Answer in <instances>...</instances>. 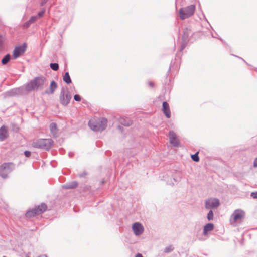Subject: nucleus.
<instances>
[{"instance_id":"7ed1b4c3","label":"nucleus","mask_w":257,"mask_h":257,"mask_svg":"<svg viewBox=\"0 0 257 257\" xmlns=\"http://www.w3.org/2000/svg\"><path fill=\"white\" fill-rule=\"evenodd\" d=\"M107 119L102 117L98 119H92L89 121V127L94 132H102L107 126Z\"/></svg>"},{"instance_id":"79ce46f5","label":"nucleus","mask_w":257,"mask_h":257,"mask_svg":"<svg viewBox=\"0 0 257 257\" xmlns=\"http://www.w3.org/2000/svg\"><path fill=\"white\" fill-rule=\"evenodd\" d=\"M172 66V62H171L170 63V67H169V69L168 70V71L167 72V75H168V73L170 72V70H171V67Z\"/></svg>"},{"instance_id":"4c0bfd02","label":"nucleus","mask_w":257,"mask_h":257,"mask_svg":"<svg viewBox=\"0 0 257 257\" xmlns=\"http://www.w3.org/2000/svg\"><path fill=\"white\" fill-rule=\"evenodd\" d=\"M31 24V23H29V21L28 20V21H27L25 23L24 26L26 28H28L30 26V25Z\"/></svg>"},{"instance_id":"de8ad7c7","label":"nucleus","mask_w":257,"mask_h":257,"mask_svg":"<svg viewBox=\"0 0 257 257\" xmlns=\"http://www.w3.org/2000/svg\"><path fill=\"white\" fill-rule=\"evenodd\" d=\"M38 257H47V256L45 255H42L39 256Z\"/></svg>"},{"instance_id":"9d476101","label":"nucleus","mask_w":257,"mask_h":257,"mask_svg":"<svg viewBox=\"0 0 257 257\" xmlns=\"http://www.w3.org/2000/svg\"><path fill=\"white\" fill-rule=\"evenodd\" d=\"M27 44L24 43L22 45L16 46L13 52V58L16 59L24 53L26 50Z\"/></svg>"},{"instance_id":"2eb2a0df","label":"nucleus","mask_w":257,"mask_h":257,"mask_svg":"<svg viewBox=\"0 0 257 257\" xmlns=\"http://www.w3.org/2000/svg\"><path fill=\"white\" fill-rule=\"evenodd\" d=\"M162 111L165 116L167 118H170L171 117V111L170 109V107L166 101H163L162 103Z\"/></svg>"},{"instance_id":"8fccbe9b","label":"nucleus","mask_w":257,"mask_h":257,"mask_svg":"<svg viewBox=\"0 0 257 257\" xmlns=\"http://www.w3.org/2000/svg\"><path fill=\"white\" fill-rule=\"evenodd\" d=\"M173 179H174V180L175 181H177V180H176V179L173 178Z\"/></svg>"},{"instance_id":"0eeeda50","label":"nucleus","mask_w":257,"mask_h":257,"mask_svg":"<svg viewBox=\"0 0 257 257\" xmlns=\"http://www.w3.org/2000/svg\"><path fill=\"white\" fill-rule=\"evenodd\" d=\"M71 98V95L67 88H62L59 96L60 103L62 105L66 106L69 103Z\"/></svg>"},{"instance_id":"dca6fc26","label":"nucleus","mask_w":257,"mask_h":257,"mask_svg":"<svg viewBox=\"0 0 257 257\" xmlns=\"http://www.w3.org/2000/svg\"><path fill=\"white\" fill-rule=\"evenodd\" d=\"M47 209V205L44 203H42L40 205L36 206L34 207V211H36L38 215L44 213Z\"/></svg>"},{"instance_id":"a19ab883","label":"nucleus","mask_w":257,"mask_h":257,"mask_svg":"<svg viewBox=\"0 0 257 257\" xmlns=\"http://www.w3.org/2000/svg\"><path fill=\"white\" fill-rule=\"evenodd\" d=\"M135 257H144L141 253H138L136 254Z\"/></svg>"},{"instance_id":"6ab92c4d","label":"nucleus","mask_w":257,"mask_h":257,"mask_svg":"<svg viewBox=\"0 0 257 257\" xmlns=\"http://www.w3.org/2000/svg\"><path fill=\"white\" fill-rule=\"evenodd\" d=\"M78 182L76 181L67 182L65 184L63 187L65 189H74L78 186Z\"/></svg>"},{"instance_id":"09e8293b","label":"nucleus","mask_w":257,"mask_h":257,"mask_svg":"<svg viewBox=\"0 0 257 257\" xmlns=\"http://www.w3.org/2000/svg\"><path fill=\"white\" fill-rule=\"evenodd\" d=\"M104 180H102V181L101 182V184H104Z\"/></svg>"},{"instance_id":"423d86ee","label":"nucleus","mask_w":257,"mask_h":257,"mask_svg":"<svg viewBox=\"0 0 257 257\" xmlns=\"http://www.w3.org/2000/svg\"><path fill=\"white\" fill-rule=\"evenodd\" d=\"M13 163H4L0 165V176L3 179H7L9 174L14 169Z\"/></svg>"},{"instance_id":"ea45409f","label":"nucleus","mask_w":257,"mask_h":257,"mask_svg":"<svg viewBox=\"0 0 257 257\" xmlns=\"http://www.w3.org/2000/svg\"><path fill=\"white\" fill-rule=\"evenodd\" d=\"M148 85L150 87H153L154 86V83L152 81L148 82Z\"/></svg>"},{"instance_id":"39448f33","label":"nucleus","mask_w":257,"mask_h":257,"mask_svg":"<svg viewBox=\"0 0 257 257\" xmlns=\"http://www.w3.org/2000/svg\"><path fill=\"white\" fill-rule=\"evenodd\" d=\"M195 10V6L194 5L180 8L179 10L180 18L181 20H184L191 17L194 14Z\"/></svg>"},{"instance_id":"f03ea898","label":"nucleus","mask_w":257,"mask_h":257,"mask_svg":"<svg viewBox=\"0 0 257 257\" xmlns=\"http://www.w3.org/2000/svg\"><path fill=\"white\" fill-rule=\"evenodd\" d=\"M45 80L46 78L43 76L35 77L29 82L24 85L26 93L34 90L43 89Z\"/></svg>"},{"instance_id":"f257e3e1","label":"nucleus","mask_w":257,"mask_h":257,"mask_svg":"<svg viewBox=\"0 0 257 257\" xmlns=\"http://www.w3.org/2000/svg\"><path fill=\"white\" fill-rule=\"evenodd\" d=\"M199 37V32L194 31L191 26L186 27L183 30L181 43L179 49L182 52L187 46L189 42L193 43Z\"/></svg>"},{"instance_id":"cd10ccee","label":"nucleus","mask_w":257,"mask_h":257,"mask_svg":"<svg viewBox=\"0 0 257 257\" xmlns=\"http://www.w3.org/2000/svg\"><path fill=\"white\" fill-rule=\"evenodd\" d=\"M174 248L172 245H170L164 248V253H168L171 252L174 250Z\"/></svg>"},{"instance_id":"c03bdc74","label":"nucleus","mask_w":257,"mask_h":257,"mask_svg":"<svg viewBox=\"0 0 257 257\" xmlns=\"http://www.w3.org/2000/svg\"><path fill=\"white\" fill-rule=\"evenodd\" d=\"M68 155L70 157H72L74 155V153L73 152H69Z\"/></svg>"},{"instance_id":"3c124183","label":"nucleus","mask_w":257,"mask_h":257,"mask_svg":"<svg viewBox=\"0 0 257 257\" xmlns=\"http://www.w3.org/2000/svg\"><path fill=\"white\" fill-rule=\"evenodd\" d=\"M26 257H29V256L27 255V256H26Z\"/></svg>"},{"instance_id":"4be33fe9","label":"nucleus","mask_w":257,"mask_h":257,"mask_svg":"<svg viewBox=\"0 0 257 257\" xmlns=\"http://www.w3.org/2000/svg\"><path fill=\"white\" fill-rule=\"evenodd\" d=\"M63 80L67 84H69L72 83V81L68 72L65 73L63 77Z\"/></svg>"},{"instance_id":"f3484780","label":"nucleus","mask_w":257,"mask_h":257,"mask_svg":"<svg viewBox=\"0 0 257 257\" xmlns=\"http://www.w3.org/2000/svg\"><path fill=\"white\" fill-rule=\"evenodd\" d=\"M8 133L7 127L3 125L0 127V141H3L8 137Z\"/></svg>"},{"instance_id":"72a5a7b5","label":"nucleus","mask_w":257,"mask_h":257,"mask_svg":"<svg viewBox=\"0 0 257 257\" xmlns=\"http://www.w3.org/2000/svg\"><path fill=\"white\" fill-rule=\"evenodd\" d=\"M90 186L85 185L83 188V191H86L89 190L90 189Z\"/></svg>"},{"instance_id":"7c9ffc66","label":"nucleus","mask_w":257,"mask_h":257,"mask_svg":"<svg viewBox=\"0 0 257 257\" xmlns=\"http://www.w3.org/2000/svg\"><path fill=\"white\" fill-rule=\"evenodd\" d=\"M38 19V16H32L30 17L29 19V23H31V24L35 22Z\"/></svg>"},{"instance_id":"4468645a","label":"nucleus","mask_w":257,"mask_h":257,"mask_svg":"<svg viewBox=\"0 0 257 257\" xmlns=\"http://www.w3.org/2000/svg\"><path fill=\"white\" fill-rule=\"evenodd\" d=\"M244 216V213L239 210H237L232 214L231 217L234 222L241 221Z\"/></svg>"},{"instance_id":"5701e85b","label":"nucleus","mask_w":257,"mask_h":257,"mask_svg":"<svg viewBox=\"0 0 257 257\" xmlns=\"http://www.w3.org/2000/svg\"><path fill=\"white\" fill-rule=\"evenodd\" d=\"M38 215L36 211H34V208L32 210H28L25 214V216L27 218H31Z\"/></svg>"},{"instance_id":"ddd939ff","label":"nucleus","mask_w":257,"mask_h":257,"mask_svg":"<svg viewBox=\"0 0 257 257\" xmlns=\"http://www.w3.org/2000/svg\"><path fill=\"white\" fill-rule=\"evenodd\" d=\"M168 137L170 140V143L173 146L177 147L179 145V141L177 138L176 134L173 131H170L168 133Z\"/></svg>"},{"instance_id":"9b49d317","label":"nucleus","mask_w":257,"mask_h":257,"mask_svg":"<svg viewBox=\"0 0 257 257\" xmlns=\"http://www.w3.org/2000/svg\"><path fill=\"white\" fill-rule=\"evenodd\" d=\"M26 94L24 86L12 89L7 91L6 93V96L8 97H13L17 95H24Z\"/></svg>"},{"instance_id":"393cba45","label":"nucleus","mask_w":257,"mask_h":257,"mask_svg":"<svg viewBox=\"0 0 257 257\" xmlns=\"http://www.w3.org/2000/svg\"><path fill=\"white\" fill-rule=\"evenodd\" d=\"M206 218L208 221H211L213 220L214 213L212 210H209L208 213L207 214Z\"/></svg>"},{"instance_id":"aec40b11","label":"nucleus","mask_w":257,"mask_h":257,"mask_svg":"<svg viewBox=\"0 0 257 257\" xmlns=\"http://www.w3.org/2000/svg\"><path fill=\"white\" fill-rule=\"evenodd\" d=\"M50 130L51 133L54 137H56L57 134V127L55 123H51L50 124Z\"/></svg>"},{"instance_id":"a211bd4d","label":"nucleus","mask_w":257,"mask_h":257,"mask_svg":"<svg viewBox=\"0 0 257 257\" xmlns=\"http://www.w3.org/2000/svg\"><path fill=\"white\" fill-rule=\"evenodd\" d=\"M57 87V84L56 82L55 81L53 80L50 83V90H46L45 91V93L47 94H52L54 92Z\"/></svg>"},{"instance_id":"c9c22d12","label":"nucleus","mask_w":257,"mask_h":257,"mask_svg":"<svg viewBox=\"0 0 257 257\" xmlns=\"http://www.w3.org/2000/svg\"><path fill=\"white\" fill-rule=\"evenodd\" d=\"M250 195H251V196L253 198L256 199L257 198V191L256 192H252L251 193Z\"/></svg>"},{"instance_id":"49530a36","label":"nucleus","mask_w":257,"mask_h":257,"mask_svg":"<svg viewBox=\"0 0 257 257\" xmlns=\"http://www.w3.org/2000/svg\"><path fill=\"white\" fill-rule=\"evenodd\" d=\"M200 230H201V228L199 227L198 228V230H197V233H198V232H199Z\"/></svg>"},{"instance_id":"412c9836","label":"nucleus","mask_w":257,"mask_h":257,"mask_svg":"<svg viewBox=\"0 0 257 257\" xmlns=\"http://www.w3.org/2000/svg\"><path fill=\"white\" fill-rule=\"evenodd\" d=\"M120 124L125 126H130L132 124V121L128 118H120L119 120Z\"/></svg>"},{"instance_id":"20e7f679","label":"nucleus","mask_w":257,"mask_h":257,"mask_svg":"<svg viewBox=\"0 0 257 257\" xmlns=\"http://www.w3.org/2000/svg\"><path fill=\"white\" fill-rule=\"evenodd\" d=\"M53 144L51 139H40L32 143V147L35 148L49 150Z\"/></svg>"},{"instance_id":"a18cd8bd","label":"nucleus","mask_w":257,"mask_h":257,"mask_svg":"<svg viewBox=\"0 0 257 257\" xmlns=\"http://www.w3.org/2000/svg\"><path fill=\"white\" fill-rule=\"evenodd\" d=\"M118 128L119 130H121H121H122V126H121L120 125H118Z\"/></svg>"},{"instance_id":"2f4dec72","label":"nucleus","mask_w":257,"mask_h":257,"mask_svg":"<svg viewBox=\"0 0 257 257\" xmlns=\"http://www.w3.org/2000/svg\"><path fill=\"white\" fill-rule=\"evenodd\" d=\"M74 99L76 101L79 102L81 100V97L79 95L75 94L74 96Z\"/></svg>"},{"instance_id":"c85d7f7f","label":"nucleus","mask_w":257,"mask_h":257,"mask_svg":"<svg viewBox=\"0 0 257 257\" xmlns=\"http://www.w3.org/2000/svg\"><path fill=\"white\" fill-rule=\"evenodd\" d=\"M45 9L44 8H43L42 10H41L37 13V15L36 16H38V18H41L43 16V15L45 14Z\"/></svg>"},{"instance_id":"6e6552de","label":"nucleus","mask_w":257,"mask_h":257,"mask_svg":"<svg viewBox=\"0 0 257 257\" xmlns=\"http://www.w3.org/2000/svg\"><path fill=\"white\" fill-rule=\"evenodd\" d=\"M214 228V225L212 223H208L206 224L203 228L202 236H199L198 234H196V236L199 241H204L206 240V238L204 237H208L210 233Z\"/></svg>"},{"instance_id":"f8f14e48","label":"nucleus","mask_w":257,"mask_h":257,"mask_svg":"<svg viewBox=\"0 0 257 257\" xmlns=\"http://www.w3.org/2000/svg\"><path fill=\"white\" fill-rule=\"evenodd\" d=\"M132 228L135 235L136 236L140 235L144 230L143 225L138 222L133 223Z\"/></svg>"},{"instance_id":"bb28decb","label":"nucleus","mask_w":257,"mask_h":257,"mask_svg":"<svg viewBox=\"0 0 257 257\" xmlns=\"http://www.w3.org/2000/svg\"><path fill=\"white\" fill-rule=\"evenodd\" d=\"M50 67L54 71H57L59 69V65L57 63H51Z\"/></svg>"},{"instance_id":"1a4fd4ad","label":"nucleus","mask_w":257,"mask_h":257,"mask_svg":"<svg viewBox=\"0 0 257 257\" xmlns=\"http://www.w3.org/2000/svg\"><path fill=\"white\" fill-rule=\"evenodd\" d=\"M220 204V201L216 198L210 197L205 201V208L207 210L216 209Z\"/></svg>"},{"instance_id":"58836bf2","label":"nucleus","mask_w":257,"mask_h":257,"mask_svg":"<svg viewBox=\"0 0 257 257\" xmlns=\"http://www.w3.org/2000/svg\"><path fill=\"white\" fill-rule=\"evenodd\" d=\"M211 36H212V37L213 38H216L220 39L219 38H218L217 37L218 34L217 33H216L215 32H214V33L211 32Z\"/></svg>"},{"instance_id":"473e14b6","label":"nucleus","mask_w":257,"mask_h":257,"mask_svg":"<svg viewBox=\"0 0 257 257\" xmlns=\"http://www.w3.org/2000/svg\"><path fill=\"white\" fill-rule=\"evenodd\" d=\"M88 173L86 172V171H83L82 173H79L78 174V176L80 178H84L85 177L86 175H87Z\"/></svg>"},{"instance_id":"37998d69","label":"nucleus","mask_w":257,"mask_h":257,"mask_svg":"<svg viewBox=\"0 0 257 257\" xmlns=\"http://www.w3.org/2000/svg\"><path fill=\"white\" fill-rule=\"evenodd\" d=\"M254 166V167H257V158L255 159L254 161V164H253Z\"/></svg>"},{"instance_id":"e433bc0d","label":"nucleus","mask_w":257,"mask_h":257,"mask_svg":"<svg viewBox=\"0 0 257 257\" xmlns=\"http://www.w3.org/2000/svg\"><path fill=\"white\" fill-rule=\"evenodd\" d=\"M48 1L49 0H41V3H40L41 6H44L48 2Z\"/></svg>"},{"instance_id":"a878e982","label":"nucleus","mask_w":257,"mask_h":257,"mask_svg":"<svg viewBox=\"0 0 257 257\" xmlns=\"http://www.w3.org/2000/svg\"><path fill=\"white\" fill-rule=\"evenodd\" d=\"M199 152H196L195 154L191 155V158L192 160L196 162H198L199 161L200 158L198 156Z\"/></svg>"},{"instance_id":"f704fd0d","label":"nucleus","mask_w":257,"mask_h":257,"mask_svg":"<svg viewBox=\"0 0 257 257\" xmlns=\"http://www.w3.org/2000/svg\"><path fill=\"white\" fill-rule=\"evenodd\" d=\"M31 152L29 151L26 150L24 152V155L26 157H29L31 156Z\"/></svg>"},{"instance_id":"c756f323","label":"nucleus","mask_w":257,"mask_h":257,"mask_svg":"<svg viewBox=\"0 0 257 257\" xmlns=\"http://www.w3.org/2000/svg\"><path fill=\"white\" fill-rule=\"evenodd\" d=\"M4 38L2 35H0V51H2L4 47Z\"/></svg>"},{"instance_id":"b1692460","label":"nucleus","mask_w":257,"mask_h":257,"mask_svg":"<svg viewBox=\"0 0 257 257\" xmlns=\"http://www.w3.org/2000/svg\"><path fill=\"white\" fill-rule=\"evenodd\" d=\"M11 56L10 54H7L2 59L1 63L3 65H6L10 60Z\"/></svg>"}]
</instances>
